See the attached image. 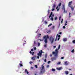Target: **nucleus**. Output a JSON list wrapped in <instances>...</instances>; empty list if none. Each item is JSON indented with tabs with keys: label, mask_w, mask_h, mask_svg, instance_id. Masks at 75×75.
Here are the masks:
<instances>
[{
	"label": "nucleus",
	"mask_w": 75,
	"mask_h": 75,
	"mask_svg": "<svg viewBox=\"0 0 75 75\" xmlns=\"http://www.w3.org/2000/svg\"><path fill=\"white\" fill-rule=\"evenodd\" d=\"M52 11H54V10H55V9H54V8H52Z\"/></svg>",
	"instance_id": "34"
},
{
	"label": "nucleus",
	"mask_w": 75,
	"mask_h": 75,
	"mask_svg": "<svg viewBox=\"0 0 75 75\" xmlns=\"http://www.w3.org/2000/svg\"><path fill=\"white\" fill-rule=\"evenodd\" d=\"M59 8L57 9V11H59Z\"/></svg>",
	"instance_id": "64"
},
{
	"label": "nucleus",
	"mask_w": 75,
	"mask_h": 75,
	"mask_svg": "<svg viewBox=\"0 0 75 75\" xmlns=\"http://www.w3.org/2000/svg\"><path fill=\"white\" fill-rule=\"evenodd\" d=\"M61 64V62H59L57 63V64L58 65H59V64Z\"/></svg>",
	"instance_id": "23"
},
{
	"label": "nucleus",
	"mask_w": 75,
	"mask_h": 75,
	"mask_svg": "<svg viewBox=\"0 0 75 75\" xmlns=\"http://www.w3.org/2000/svg\"><path fill=\"white\" fill-rule=\"evenodd\" d=\"M54 48H56V46H53Z\"/></svg>",
	"instance_id": "51"
},
{
	"label": "nucleus",
	"mask_w": 75,
	"mask_h": 75,
	"mask_svg": "<svg viewBox=\"0 0 75 75\" xmlns=\"http://www.w3.org/2000/svg\"><path fill=\"white\" fill-rule=\"evenodd\" d=\"M62 34V32H61L59 33V34Z\"/></svg>",
	"instance_id": "56"
},
{
	"label": "nucleus",
	"mask_w": 75,
	"mask_h": 75,
	"mask_svg": "<svg viewBox=\"0 0 75 75\" xmlns=\"http://www.w3.org/2000/svg\"><path fill=\"white\" fill-rule=\"evenodd\" d=\"M45 24H47V22L46 21H45Z\"/></svg>",
	"instance_id": "57"
},
{
	"label": "nucleus",
	"mask_w": 75,
	"mask_h": 75,
	"mask_svg": "<svg viewBox=\"0 0 75 75\" xmlns=\"http://www.w3.org/2000/svg\"><path fill=\"white\" fill-rule=\"evenodd\" d=\"M60 47H61V45H59V46L58 47V48L57 49H58V50H59V49H60Z\"/></svg>",
	"instance_id": "17"
},
{
	"label": "nucleus",
	"mask_w": 75,
	"mask_h": 75,
	"mask_svg": "<svg viewBox=\"0 0 75 75\" xmlns=\"http://www.w3.org/2000/svg\"><path fill=\"white\" fill-rule=\"evenodd\" d=\"M34 52H33V53H32V54L33 55H34Z\"/></svg>",
	"instance_id": "55"
},
{
	"label": "nucleus",
	"mask_w": 75,
	"mask_h": 75,
	"mask_svg": "<svg viewBox=\"0 0 75 75\" xmlns=\"http://www.w3.org/2000/svg\"><path fill=\"white\" fill-rule=\"evenodd\" d=\"M74 49H73L71 51V52H72L73 53H74Z\"/></svg>",
	"instance_id": "22"
},
{
	"label": "nucleus",
	"mask_w": 75,
	"mask_h": 75,
	"mask_svg": "<svg viewBox=\"0 0 75 75\" xmlns=\"http://www.w3.org/2000/svg\"><path fill=\"white\" fill-rule=\"evenodd\" d=\"M67 38H64V39H63V41H67Z\"/></svg>",
	"instance_id": "14"
},
{
	"label": "nucleus",
	"mask_w": 75,
	"mask_h": 75,
	"mask_svg": "<svg viewBox=\"0 0 75 75\" xmlns=\"http://www.w3.org/2000/svg\"><path fill=\"white\" fill-rule=\"evenodd\" d=\"M52 71H53L54 72V71H55V69H52Z\"/></svg>",
	"instance_id": "19"
},
{
	"label": "nucleus",
	"mask_w": 75,
	"mask_h": 75,
	"mask_svg": "<svg viewBox=\"0 0 75 75\" xmlns=\"http://www.w3.org/2000/svg\"><path fill=\"white\" fill-rule=\"evenodd\" d=\"M70 7L71 8V11H74V7H73V6L71 5Z\"/></svg>",
	"instance_id": "7"
},
{
	"label": "nucleus",
	"mask_w": 75,
	"mask_h": 75,
	"mask_svg": "<svg viewBox=\"0 0 75 75\" xmlns=\"http://www.w3.org/2000/svg\"><path fill=\"white\" fill-rule=\"evenodd\" d=\"M52 15V12L50 13V16L49 17V18H50V17H51V15Z\"/></svg>",
	"instance_id": "13"
},
{
	"label": "nucleus",
	"mask_w": 75,
	"mask_h": 75,
	"mask_svg": "<svg viewBox=\"0 0 75 75\" xmlns=\"http://www.w3.org/2000/svg\"><path fill=\"white\" fill-rule=\"evenodd\" d=\"M57 69H58V70H61V68L60 67L59 68Z\"/></svg>",
	"instance_id": "29"
},
{
	"label": "nucleus",
	"mask_w": 75,
	"mask_h": 75,
	"mask_svg": "<svg viewBox=\"0 0 75 75\" xmlns=\"http://www.w3.org/2000/svg\"><path fill=\"white\" fill-rule=\"evenodd\" d=\"M27 74H28V73H29V72H28L27 71L26 72Z\"/></svg>",
	"instance_id": "52"
},
{
	"label": "nucleus",
	"mask_w": 75,
	"mask_h": 75,
	"mask_svg": "<svg viewBox=\"0 0 75 75\" xmlns=\"http://www.w3.org/2000/svg\"><path fill=\"white\" fill-rule=\"evenodd\" d=\"M40 43H39V42L38 43V47H40Z\"/></svg>",
	"instance_id": "21"
},
{
	"label": "nucleus",
	"mask_w": 75,
	"mask_h": 75,
	"mask_svg": "<svg viewBox=\"0 0 75 75\" xmlns=\"http://www.w3.org/2000/svg\"><path fill=\"white\" fill-rule=\"evenodd\" d=\"M56 6V5H55V4H54L53 5V8H55V7Z\"/></svg>",
	"instance_id": "15"
},
{
	"label": "nucleus",
	"mask_w": 75,
	"mask_h": 75,
	"mask_svg": "<svg viewBox=\"0 0 75 75\" xmlns=\"http://www.w3.org/2000/svg\"><path fill=\"white\" fill-rule=\"evenodd\" d=\"M59 49H56L55 50V53H58V50Z\"/></svg>",
	"instance_id": "10"
},
{
	"label": "nucleus",
	"mask_w": 75,
	"mask_h": 75,
	"mask_svg": "<svg viewBox=\"0 0 75 75\" xmlns=\"http://www.w3.org/2000/svg\"><path fill=\"white\" fill-rule=\"evenodd\" d=\"M51 59L52 61H53L54 60H56V58L55 57H53Z\"/></svg>",
	"instance_id": "11"
},
{
	"label": "nucleus",
	"mask_w": 75,
	"mask_h": 75,
	"mask_svg": "<svg viewBox=\"0 0 75 75\" xmlns=\"http://www.w3.org/2000/svg\"><path fill=\"white\" fill-rule=\"evenodd\" d=\"M40 52H41V53H44V52H42V50H40Z\"/></svg>",
	"instance_id": "39"
},
{
	"label": "nucleus",
	"mask_w": 75,
	"mask_h": 75,
	"mask_svg": "<svg viewBox=\"0 0 75 75\" xmlns=\"http://www.w3.org/2000/svg\"><path fill=\"white\" fill-rule=\"evenodd\" d=\"M59 39H60V38H59L58 39H57V40L58 41H59Z\"/></svg>",
	"instance_id": "48"
},
{
	"label": "nucleus",
	"mask_w": 75,
	"mask_h": 75,
	"mask_svg": "<svg viewBox=\"0 0 75 75\" xmlns=\"http://www.w3.org/2000/svg\"><path fill=\"white\" fill-rule=\"evenodd\" d=\"M61 58L62 59H64V57H61Z\"/></svg>",
	"instance_id": "42"
},
{
	"label": "nucleus",
	"mask_w": 75,
	"mask_h": 75,
	"mask_svg": "<svg viewBox=\"0 0 75 75\" xmlns=\"http://www.w3.org/2000/svg\"><path fill=\"white\" fill-rule=\"evenodd\" d=\"M60 26V23H59V25L58 28H59V27Z\"/></svg>",
	"instance_id": "53"
},
{
	"label": "nucleus",
	"mask_w": 75,
	"mask_h": 75,
	"mask_svg": "<svg viewBox=\"0 0 75 75\" xmlns=\"http://www.w3.org/2000/svg\"><path fill=\"white\" fill-rule=\"evenodd\" d=\"M25 72H26L27 71V69H25Z\"/></svg>",
	"instance_id": "30"
},
{
	"label": "nucleus",
	"mask_w": 75,
	"mask_h": 75,
	"mask_svg": "<svg viewBox=\"0 0 75 75\" xmlns=\"http://www.w3.org/2000/svg\"><path fill=\"white\" fill-rule=\"evenodd\" d=\"M41 55H42V53L40 52V51H39V53H38V56H40V57H41Z\"/></svg>",
	"instance_id": "5"
},
{
	"label": "nucleus",
	"mask_w": 75,
	"mask_h": 75,
	"mask_svg": "<svg viewBox=\"0 0 75 75\" xmlns=\"http://www.w3.org/2000/svg\"><path fill=\"white\" fill-rule=\"evenodd\" d=\"M50 10L49 9L47 11L48 14H49V13H50Z\"/></svg>",
	"instance_id": "38"
},
{
	"label": "nucleus",
	"mask_w": 75,
	"mask_h": 75,
	"mask_svg": "<svg viewBox=\"0 0 75 75\" xmlns=\"http://www.w3.org/2000/svg\"><path fill=\"white\" fill-rule=\"evenodd\" d=\"M69 64V62L67 61H66L65 62V64L66 65H68Z\"/></svg>",
	"instance_id": "9"
},
{
	"label": "nucleus",
	"mask_w": 75,
	"mask_h": 75,
	"mask_svg": "<svg viewBox=\"0 0 75 75\" xmlns=\"http://www.w3.org/2000/svg\"><path fill=\"white\" fill-rule=\"evenodd\" d=\"M51 20L52 21H53V20H54V19H53V17H52L51 18Z\"/></svg>",
	"instance_id": "20"
},
{
	"label": "nucleus",
	"mask_w": 75,
	"mask_h": 75,
	"mask_svg": "<svg viewBox=\"0 0 75 75\" xmlns=\"http://www.w3.org/2000/svg\"><path fill=\"white\" fill-rule=\"evenodd\" d=\"M35 67L36 68H38V67L37 66V65H35Z\"/></svg>",
	"instance_id": "33"
},
{
	"label": "nucleus",
	"mask_w": 75,
	"mask_h": 75,
	"mask_svg": "<svg viewBox=\"0 0 75 75\" xmlns=\"http://www.w3.org/2000/svg\"><path fill=\"white\" fill-rule=\"evenodd\" d=\"M37 58H38V59H39V58H40V57L39 56H38Z\"/></svg>",
	"instance_id": "54"
},
{
	"label": "nucleus",
	"mask_w": 75,
	"mask_h": 75,
	"mask_svg": "<svg viewBox=\"0 0 75 75\" xmlns=\"http://www.w3.org/2000/svg\"><path fill=\"white\" fill-rule=\"evenodd\" d=\"M44 61H45V62H47V60L46 59H45Z\"/></svg>",
	"instance_id": "41"
},
{
	"label": "nucleus",
	"mask_w": 75,
	"mask_h": 75,
	"mask_svg": "<svg viewBox=\"0 0 75 75\" xmlns=\"http://www.w3.org/2000/svg\"><path fill=\"white\" fill-rule=\"evenodd\" d=\"M31 51H34V50H33V49H32L31 50Z\"/></svg>",
	"instance_id": "59"
},
{
	"label": "nucleus",
	"mask_w": 75,
	"mask_h": 75,
	"mask_svg": "<svg viewBox=\"0 0 75 75\" xmlns=\"http://www.w3.org/2000/svg\"><path fill=\"white\" fill-rule=\"evenodd\" d=\"M54 56L55 57H57V56H58V53H55V54L54 55Z\"/></svg>",
	"instance_id": "18"
},
{
	"label": "nucleus",
	"mask_w": 75,
	"mask_h": 75,
	"mask_svg": "<svg viewBox=\"0 0 75 75\" xmlns=\"http://www.w3.org/2000/svg\"><path fill=\"white\" fill-rule=\"evenodd\" d=\"M54 20H57V17H55L54 18Z\"/></svg>",
	"instance_id": "28"
},
{
	"label": "nucleus",
	"mask_w": 75,
	"mask_h": 75,
	"mask_svg": "<svg viewBox=\"0 0 75 75\" xmlns=\"http://www.w3.org/2000/svg\"><path fill=\"white\" fill-rule=\"evenodd\" d=\"M72 42L74 44H75V40H73V41H72Z\"/></svg>",
	"instance_id": "27"
},
{
	"label": "nucleus",
	"mask_w": 75,
	"mask_h": 75,
	"mask_svg": "<svg viewBox=\"0 0 75 75\" xmlns=\"http://www.w3.org/2000/svg\"><path fill=\"white\" fill-rule=\"evenodd\" d=\"M42 69H41V71H40V73L41 74H42L43 73H44L45 72V69H44V65H43V64L42 65Z\"/></svg>",
	"instance_id": "3"
},
{
	"label": "nucleus",
	"mask_w": 75,
	"mask_h": 75,
	"mask_svg": "<svg viewBox=\"0 0 75 75\" xmlns=\"http://www.w3.org/2000/svg\"><path fill=\"white\" fill-rule=\"evenodd\" d=\"M50 62H51V61H48V64H50Z\"/></svg>",
	"instance_id": "43"
},
{
	"label": "nucleus",
	"mask_w": 75,
	"mask_h": 75,
	"mask_svg": "<svg viewBox=\"0 0 75 75\" xmlns=\"http://www.w3.org/2000/svg\"><path fill=\"white\" fill-rule=\"evenodd\" d=\"M63 28H64V29L65 28V26H63Z\"/></svg>",
	"instance_id": "50"
},
{
	"label": "nucleus",
	"mask_w": 75,
	"mask_h": 75,
	"mask_svg": "<svg viewBox=\"0 0 75 75\" xmlns=\"http://www.w3.org/2000/svg\"><path fill=\"white\" fill-rule=\"evenodd\" d=\"M30 54H32V52H31V51H30Z\"/></svg>",
	"instance_id": "58"
},
{
	"label": "nucleus",
	"mask_w": 75,
	"mask_h": 75,
	"mask_svg": "<svg viewBox=\"0 0 75 75\" xmlns=\"http://www.w3.org/2000/svg\"><path fill=\"white\" fill-rule=\"evenodd\" d=\"M50 33H51V30H49L47 32V33H48V34H50Z\"/></svg>",
	"instance_id": "16"
},
{
	"label": "nucleus",
	"mask_w": 75,
	"mask_h": 75,
	"mask_svg": "<svg viewBox=\"0 0 75 75\" xmlns=\"http://www.w3.org/2000/svg\"><path fill=\"white\" fill-rule=\"evenodd\" d=\"M47 55H45V58H47Z\"/></svg>",
	"instance_id": "62"
},
{
	"label": "nucleus",
	"mask_w": 75,
	"mask_h": 75,
	"mask_svg": "<svg viewBox=\"0 0 75 75\" xmlns=\"http://www.w3.org/2000/svg\"><path fill=\"white\" fill-rule=\"evenodd\" d=\"M63 10H64V13H67V11H65V6L63 5V7L62 8Z\"/></svg>",
	"instance_id": "4"
},
{
	"label": "nucleus",
	"mask_w": 75,
	"mask_h": 75,
	"mask_svg": "<svg viewBox=\"0 0 75 75\" xmlns=\"http://www.w3.org/2000/svg\"><path fill=\"white\" fill-rule=\"evenodd\" d=\"M50 66L49 65H47V68H49Z\"/></svg>",
	"instance_id": "40"
},
{
	"label": "nucleus",
	"mask_w": 75,
	"mask_h": 75,
	"mask_svg": "<svg viewBox=\"0 0 75 75\" xmlns=\"http://www.w3.org/2000/svg\"><path fill=\"white\" fill-rule=\"evenodd\" d=\"M65 73L66 75H68V74H69V72H68V71H65Z\"/></svg>",
	"instance_id": "8"
},
{
	"label": "nucleus",
	"mask_w": 75,
	"mask_h": 75,
	"mask_svg": "<svg viewBox=\"0 0 75 75\" xmlns=\"http://www.w3.org/2000/svg\"><path fill=\"white\" fill-rule=\"evenodd\" d=\"M72 1L69 2L68 4V6L69 7H71V4H72Z\"/></svg>",
	"instance_id": "6"
},
{
	"label": "nucleus",
	"mask_w": 75,
	"mask_h": 75,
	"mask_svg": "<svg viewBox=\"0 0 75 75\" xmlns=\"http://www.w3.org/2000/svg\"><path fill=\"white\" fill-rule=\"evenodd\" d=\"M54 16V14L52 15V16L53 17Z\"/></svg>",
	"instance_id": "61"
},
{
	"label": "nucleus",
	"mask_w": 75,
	"mask_h": 75,
	"mask_svg": "<svg viewBox=\"0 0 75 75\" xmlns=\"http://www.w3.org/2000/svg\"><path fill=\"white\" fill-rule=\"evenodd\" d=\"M34 50H37V48H36L35 47L34 48Z\"/></svg>",
	"instance_id": "47"
},
{
	"label": "nucleus",
	"mask_w": 75,
	"mask_h": 75,
	"mask_svg": "<svg viewBox=\"0 0 75 75\" xmlns=\"http://www.w3.org/2000/svg\"><path fill=\"white\" fill-rule=\"evenodd\" d=\"M67 21H66V23L64 24V25H67Z\"/></svg>",
	"instance_id": "24"
},
{
	"label": "nucleus",
	"mask_w": 75,
	"mask_h": 75,
	"mask_svg": "<svg viewBox=\"0 0 75 75\" xmlns=\"http://www.w3.org/2000/svg\"><path fill=\"white\" fill-rule=\"evenodd\" d=\"M61 6V3H59V7Z\"/></svg>",
	"instance_id": "31"
},
{
	"label": "nucleus",
	"mask_w": 75,
	"mask_h": 75,
	"mask_svg": "<svg viewBox=\"0 0 75 75\" xmlns=\"http://www.w3.org/2000/svg\"><path fill=\"white\" fill-rule=\"evenodd\" d=\"M46 36L45 35L43 37V39H45V42L46 44H47V39L49 38V36H48V35H47Z\"/></svg>",
	"instance_id": "1"
},
{
	"label": "nucleus",
	"mask_w": 75,
	"mask_h": 75,
	"mask_svg": "<svg viewBox=\"0 0 75 75\" xmlns=\"http://www.w3.org/2000/svg\"><path fill=\"white\" fill-rule=\"evenodd\" d=\"M49 40L51 42V44H53V42H54V38L52 36H51L50 37Z\"/></svg>",
	"instance_id": "2"
},
{
	"label": "nucleus",
	"mask_w": 75,
	"mask_h": 75,
	"mask_svg": "<svg viewBox=\"0 0 75 75\" xmlns=\"http://www.w3.org/2000/svg\"><path fill=\"white\" fill-rule=\"evenodd\" d=\"M58 37L60 38V37H61V36L60 35H58Z\"/></svg>",
	"instance_id": "49"
},
{
	"label": "nucleus",
	"mask_w": 75,
	"mask_h": 75,
	"mask_svg": "<svg viewBox=\"0 0 75 75\" xmlns=\"http://www.w3.org/2000/svg\"><path fill=\"white\" fill-rule=\"evenodd\" d=\"M44 47H47V45H44Z\"/></svg>",
	"instance_id": "45"
},
{
	"label": "nucleus",
	"mask_w": 75,
	"mask_h": 75,
	"mask_svg": "<svg viewBox=\"0 0 75 75\" xmlns=\"http://www.w3.org/2000/svg\"><path fill=\"white\" fill-rule=\"evenodd\" d=\"M20 67H23V65L22 64H20Z\"/></svg>",
	"instance_id": "35"
},
{
	"label": "nucleus",
	"mask_w": 75,
	"mask_h": 75,
	"mask_svg": "<svg viewBox=\"0 0 75 75\" xmlns=\"http://www.w3.org/2000/svg\"><path fill=\"white\" fill-rule=\"evenodd\" d=\"M58 6H57V7L56 8V9H58Z\"/></svg>",
	"instance_id": "60"
},
{
	"label": "nucleus",
	"mask_w": 75,
	"mask_h": 75,
	"mask_svg": "<svg viewBox=\"0 0 75 75\" xmlns=\"http://www.w3.org/2000/svg\"><path fill=\"white\" fill-rule=\"evenodd\" d=\"M35 56H34L33 57H32L31 58L32 59H33V60H35Z\"/></svg>",
	"instance_id": "12"
},
{
	"label": "nucleus",
	"mask_w": 75,
	"mask_h": 75,
	"mask_svg": "<svg viewBox=\"0 0 75 75\" xmlns=\"http://www.w3.org/2000/svg\"><path fill=\"white\" fill-rule=\"evenodd\" d=\"M35 40L34 41V44H36V43H35Z\"/></svg>",
	"instance_id": "44"
},
{
	"label": "nucleus",
	"mask_w": 75,
	"mask_h": 75,
	"mask_svg": "<svg viewBox=\"0 0 75 75\" xmlns=\"http://www.w3.org/2000/svg\"><path fill=\"white\" fill-rule=\"evenodd\" d=\"M71 15V13H69V16H70V15Z\"/></svg>",
	"instance_id": "63"
},
{
	"label": "nucleus",
	"mask_w": 75,
	"mask_h": 75,
	"mask_svg": "<svg viewBox=\"0 0 75 75\" xmlns=\"http://www.w3.org/2000/svg\"><path fill=\"white\" fill-rule=\"evenodd\" d=\"M40 41H43V40H42V39H40Z\"/></svg>",
	"instance_id": "46"
},
{
	"label": "nucleus",
	"mask_w": 75,
	"mask_h": 75,
	"mask_svg": "<svg viewBox=\"0 0 75 75\" xmlns=\"http://www.w3.org/2000/svg\"><path fill=\"white\" fill-rule=\"evenodd\" d=\"M52 23H51L50 24V25H48V27H50V26H51V25H52Z\"/></svg>",
	"instance_id": "25"
},
{
	"label": "nucleus",
	"mask_w": 75,
	"mask_h": 75,
	"mask_svg": "<svg viewBox=\"0 0 75 75\" xmlns=\"http://www.w3.org/2000/svg\"><path fill=\"white\" fill-rule=\"evenodd\" d=\"M52 54H55V52H53Z\"/></svg>",
	"instance_id": "36"
},
{
	"label": "nucleus",
	"mask_w": 75,
	"mask_h": 75,
	"mask_svg": "<svg viewBox=\"0 0 75 75\" xmlns=\"http://www.w3.org/2000/svg\"><path fill=\"white\" fill-rule=\"evenodd\" d=\"M58 36V34H57L56 36V38H57Z\"/></svg>",
	"instance_id": "32"
},
{
	"label": "nucleus",
	"mask_w": 75,
	"mask_h": 75,
	"mask_svg": "<svg viewBox=\"0 0 75 75\" xmlns=\"http://www.w3.org/2000/svg\"><path fill=\"white\" fill-rule=\"evenodd\" d=\"M33 62L31 61H30V64H33Z\"/></svg>",
	"instance_id": "37"
},
{
	"label": "nucleus",
	"mask_w": 75,
	"mask_h": 75,
	"mask_svg": "<svg viewBox=\"0 0 75 75\" xmlns=\"http://www.w3.org/2000/svg\"><path fill=\"white\" fill-rule=\"evenodd\" d=\"M61 16H60L59 17V21L60 20H61Z\"/></svg>",
	"instance_id": "26"
}]
</instances>
